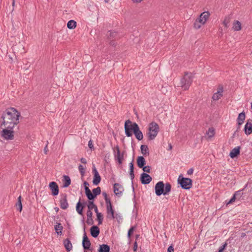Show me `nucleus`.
<instances>
[{
  "mask_svg": "<svg viewBox=\"0 0 252 252\" xmlns=\"http://www.w3.org/2000/svg\"><path fill=\"white\" fill-rule=\"evenodd\" d=\"M20 116V113L15 108H7L1 114V118L2 121L0 127L14 128L19 123Z\"/></svg>",
  "mask_w": 252,
  "mask_h": 252,
  "instance_id": "1",
  "label": "nucleus"
},
{
  "mask_svg": "<svg viewBox=\"0 0 252 252\" xmlns=\"http://www.w3.org/2000/svg\"><path fill=\"white\" fill-rule=\"evenodd\" d=\"M203 23H202V22L199 20V19H196L194 21L193 24V27L195 29H199L201 28V26L203 25Z\"/></svg>",
  "mask_w": 252,
  "mask_h": 252,
  "instance_id": "36",
  "label": "nucleus"
},
{
  "mask_svg": "<svg viewBox=\"0 0 252 252\" xmlns=\"http://www.w3.org/2000/svg\"><path fill=\"white\" fill-rule=\"evenodd\" d=\"M86 223L88 225H93L94 224V220L93 218H87Z\"/></svg>",
  "mask_w": 252,
  "mask_h": 252,
  "instance_id": "46",
  "label": "nucleus"
},
{
  "mask_svg": "<svg viewBox=\"0 0 252 252\" xmlns=\"http://www.w3.org/2000/svg\"><path fill=\"white\" fill-rule=\"evenodd\" d=\"M80 161L82 163H84V164H86L87 163V160L86 159V158H82L81 159H80Z\"/></svg>",
  "mask_w": 252,
  "mask_h": 252,
  "instance_id": "57",
  "label": "nucleus"
},
{
  "mask_svg": "<svg viewBox=\"0 0 252 252\" xmlns=\"http://www.w3.org/2000/svg\"><path fill=\"white\" fill-rule=\"evenodd\" d=\"M102 195L104 197V199L105 200L106 204H108L111 202L110 198L108 197V195L106 192H103Z\"/></svg>",
  "mask_w": 252,
  "mask_h": 252,
  "instance_id": "41",
  "label": "nucleus"
},
{
  "mask_svg": "<svg viewBox=\"0 0 252 252\" xmlns=\"http://www.w3.org/2000/svg\"><path fill=\"white\" fill-rule=\"evenodd\" d=\"M97 220H98V224L100 225L102 223L103 217L102 214L99 212H96Z\"/></svg>",
  "mask_w": 252,
  "mask_h": 252,
  "instance_id": "37",
  "label": "nucleus"
},
{
  "mask_svg": "<svg viewBox=\"0 0 252 252\" xmlns=\"http://www.w3.org/2000/svg\"><path fill=\"white\" fill-rule=\"evenodd\" d=\"M227 243L226 242H225L224 244H223L220 248H219V251L218 252H223V251L224 250V249L226 248V246H227Z\"/></svg>",
  "mask_w": 252,
  "mask_h": 252,
  "instance_id": "44",
  "label": "nucleus"
},
{
  "mask_svg": "<svg viewBox=\"0 0 252 252\" xmlns=\"http://www.w3.org/2000/svg\"><path fill=\"white\" fill-rule=\"evenodd\" d=\"M245 118V113L244 112L240 113L237 118V125L241 126L243 124Z\"/></svg>",
  "mask_w": 252,
  "mask_h": 252,
  "instance_id": "30",
  "label": "nucleus"
},
{
  "mask_svg": "<svg viewBox=\"0 0 252 252\" xmlns=\"http://www.w3.org/2000/svg\"><path fill=\"white\" fill-rule=\"evenodd\" d=\"M13 128L4 127L1 131V136L5 140H13L14 139Z\"/></svg>",
  "mask_w": 252,
  "mask_h": 252,
  "instance_id": "8",
  "label": "nucleus"
},
{
  "mask_svg": "<svg viewBox=\"0 0 252 252\" xmlns=\"http://www.w3.org/2000/svg\"><path fill=\"white\" fill-rule=\"evenodd\" d=\"M92 171L94 174L93 183L94 185H97L101 181V177L96 170L94 164L93 165Z\"/></svg>",
  "mask_w": 252,
  "mask_h": 252,
  "instance_id": "10",
  "label": "nucleus"
},
{
  "mask_svg": "<svg viewBox=\"0 0 252 252\" xmlns=\"http://www.w3.org/2000/svg\"><path fill=\"white\" fill-rule=\"evenodd\" d=\"M92 216H93V213H92V212L91 210L88 209L87 212V218H92Z\"/></svg>",
  "mask_w": 252,
  "mask_h": 252,
  "instance_id": "51",
  "label": "nucleus"
},
{
  "mask_svg": "<svg viewBox=\"0 0 252 252\" xmlns=\"http://www.w3.org/2000/svg\"><path fill=\"white\" fill-rule=\"evenodd\" d=\"M85 228L84 227V229ZM91 242L86 235V232L84 231V234L83 237L82 246L84 250H92L91 249Z\"/></svg>",
  "mask_w": 252,
  "mask_h": 252,
  "instance_id": "13",
  "label": "nucleus"
},
{
  "mask_svg": "<svg viewBox=\"0 0 252 252\" xmlns=\"http://www.w3.org/2000/svg\"><path fill=\"white\" fill-rule=\"evenodd\" d=\"M177 182L178 184L184 189H189L192 186V180L190 178L184 177L182 174L179 175Z\"/></svg>",
  "mask_w": 252,
  "mask_h": 252,
  "instance_id": "5",
  "label": "nucleus"
},
{
  "mask_svg": "<svg viewBox=\"0 0 252 252\" xmlns=\"http://www.w3.org/2000/svg\"><path fill=\"white\" fill-rule=\"evenodd\" d=\"M241 126L238 125L237 128L236 129V132H239L240 128Z\"/></svg>",
  "mask_w": 252,
  "mask_h": 252,
  "instance_id": "61",
  "label": "nucleus"
},
{
  "mask_svg": "<svg viewBox=\"0 0 252 252\" xmlns=\"http://www.w3.org/2000/svg\"><path fill=\"white\" fill-rule=\"evenodd\" d=\"M63 244L67 252H70L72 249V245L68 238H66L63 241Z\"/></svg>",
  "mask_w": 252,
  "mask_h": 252,
  "instance_id": "23",
  "label": "nucleus"
},
{
  "mask_svg": "<svg viewBox=\"0 0 252 252\" xmlns=\"http://www.w3.org/2000/svg\"><path fill=\"white\" fill-rule=\"evenodd\" d=\"M88 146L91 150L94 149V147L93 144V141L91 139L90 140V141L88 142Z\"/></svg>",
  "mask_w": 252,
  "mask_h": 252,
  "instance_id": "50",
  "label": "nucleus"
},
{
  "mask_svg": "<svg viewBox=\"0 0 252 252\" xmlns=\"http://www.w3.org/2000/svg\"><path fill=\"white\" fill-rule=\"evenodd\" d=\"M113 150L115 160L117 161L119 164H122L124 160L125 151L123 153H121L120 147L118 145H117L114 148H113Z\"/></svg>",
  "mask_w": 252,
  "mask_h": 252,
  "instance_id": "7",
  "label": "nucleus"
},
{
  "mask_svg": "<svg viewBox=\"0 0 252 252\" xmlns=\"http://www.w3.org/2000/svg\"><path fill=\"white\" fill-rule=\"evenodd\" d=\"M134 3L140 2L142 0H131Z\"/></svg>",
  "mask_w": 252,
  "mask_h": 252,
  "instance_id": "59",
  "label": "nucleus"
},
{
  "mask_svg": "<svg viewBox=\"0 0 252 252\" xmlns=\"http://www.w3.org/2000/svg\"><path fill=\"white\" fill-rule=\"evenodd\" d=\"M86 203L85 202H83V203H81L80 199L79 201L77 203L76 206V210L77 212V213L80 215H83V209L86 205Z\"/></svg>",
  "mask_w": 252,
  "mask_h": 252,
  "instance_id": "21",
  "label": "nucleus"
},
{
  "mask_svg": "<svg viewBox=\"0 0 252 252\" xmlns=\"http://www.w3.org/2000/svg\"><path fill=\"white\" fill-rule=\"evenodd\" d=\"M243 190V189L239 190L236 191L233 195H235V197H237V196H240V197H241V196L243 194V192H242Z\"/></svg>",
  "mask_w": 252,
  "mask_h": 252,
  "instance_id": "48",
  "label": "nucleus"
},
{
  "mask_svg": "<svg viewBox=\"0 0 252 252\" xmlns=\"http://www.w3.org/2000/svg\"><path fill=\"white\" fill-rule=\"evenodd\" d=\"M244 131L246 135H250L252 133V120L249 119L244 126Z\"/></svg>",
  "mask_w": 252,
  "mask_h": 252,
  "instance_id": "17",
  "label": "nucleus"
},
{
  "mask_svg": "<svg viewBox=\"0 0 252 252\" xmlns=\"http://www.w3.org/2000/svg\"><path fill=\"white\" fill-rule=\"evenodd\" d=\"M206 134L208 135L209 138L213 137L215 134L214 128L212 127L209 128L208 130L206 132Z\"/></svg>",
  "mask_w": 252,
  "mask_h": 252,
  "instance_id": "38",
  "label": "nucleus"
},
{
  "mask_svg": "<svg viewBox=\"0 0 252 252\" xmlns=\"http://www.w3.org/2000/svg\"><path fill=\"white\" fill-rule=\"evenodd\" d=\"M229 22H230L229 18L226 17L223 21V24L224 26L227 28L228 27V24L229 23Z\"/></svg>",
  "mask_w": 252,
  "mask_h": 252,
  "instance_id": "42",
  "label": "nucleus"
},
{
  "mask_svg": "<svg viewBox=\"0 0 252 252\" xmlns=\"http://www.w3.org/2000/svg\"><path fill=\"white\" fill-rule=\"evenodd\" d=\"M106 35L109 40H117L120 38L118 33L114 31H109Z\"/></svg>",
  "mask_w": 252,
  "mask_h": 252,
  "instance_id": "22",
  "label": "nucleus"
},
{
  "mask_svg": "<svg viewBox=\"0 0 252 252\" xmlns=\"http://www.w3.org/2000/svg\"><path fill=\"white\" fill-rule=\"evenodd\" d=\"M193 76L191 73L185 72L184 76L181 78L180 81L181 87L184 90H188L193 81Z\"/></svg>",
  "mask_w": 252,
  "mask_h": 252,
  "instance_id": "3",
  "label": "nucleus"
},
{
  "mask_svg": "<svg viewBox=\"0 0 252 252\" xmlns=\"http://www.w3.org/2000/svg\"><path fill=\"white\" fill-rule=\"evenodd\" d=\"M100 233L99 228L96 225H93L90 228V233L94 238L98 237Z\"/></svg>",
  "mask_w": 252,
  "mask_h": 252,
  "instance_id": "18",
  "label": "nucleus"
},
{
  "mask_svg": "<svg viewBox=\"0 0 252 252\" xmlns=\"http://www.w3.org/2000/svg\"><path fill=\"white\" fill-rule=\"evenodd\" d=\"M22 197L20 195L17 199V202L15 204V206L18 211L21 212L22 210V204L21 201Z\"/></svg>",
  "mask_w": 252,
  "mask_h": 252,
  "instance_id": "34",
  "label": "nucleus"
},
{
  "mask_svg": "<svg viewBox=\"0 0 252 252\" xmlns=\"http://www.w3.org/2000/svg\"><path fill=\"white\" fill-rule=\"evenodd\" d=\"M110 247L107 244L100 245L98 252H110Z\"/></svg>",
  "mask_w": 252,
  "mask_h": 252,
  "instance_id": "31",
  "label": "nucleus"
},
{
  "mask_svg": "<svg viewBox=\"0 0 252 252\" xmlns=\"http://www.w3.org/2000/svg\"><path fill=\"white\" fill-rule=\"evenodd\" d=\"M135 129V130L133 134H134L136 138L139 141L141 140L143 138V135L141 131L140 130L139 126H138V127H137Z\"/></svg>",
  "mask_w": 252,
  "mask_h": 252,
  "instance_id": "28",
  "label": "nucleus"
},
{
  "mask_svg": "<svg viewBox=\"0 0 252 252\" xmlns=\"http://www.w3.org/2000/svg\"><path fill=\"white\" fill-rule=\"evenodd\" d=\"M138 127V124L136 123H132L131 121L127 120L125 122L124 128L125 130V134L127 137H130L132 135V132L134 133V131Z\"/></svg>",
  "mask_w": 252,
  "mask_h": 252,
  "instance_id": "6",
  "label": "nucleus"
},
{
  "mask_svg": "<svg viewBox=\"0 0 252 252\" xmlns=\"http://www.w3.org/2000/svg\"><path fill=\"white\" fill-rule=\"evenodd\" d=\"M94 200H88V203L87 205L88 208L90 210H92L93 209L95 213L98 212L97 206L94 204Z\"/></svg>",
  "mask_w": 252,
  "mask_h": 252,
  "instance_id": "26",
  "label": "nucleus"
},
{
  "mask_svg": "<svg viewBox=\"0 0 252 252\" xmlns=\"http://www.w3.org/2000/svg\"><path fill=\"white\" fill-rule=\"evenodd\" d=\"M54 209L56 211V213H57L59 211V208L57 207H55Z\"/></svg>",
  "mask_w": 252,
  "mask_h": 252,
  "instance_id": "62",
  "label": "nucleus"
},
{
  "mask_svg": "<svg viewBox=\"0 0 252 252\" xmlns=\"http://www.w3.org/2000/svg\"><path fill=\"white\" fill-rule=\"evenodd\" d=\"M223 87L222 85H219L218 88L217 92L214 93L212 96V99L214 100H218L223 96Z\"/></svg>",
  "mask_w": 252,
  "mask_h": 252,
  "instance_id": "12",
  "label": "nucleus"
},
{
  "mask_svg": "<svg viewBox=\"0 0 252 252\" xmlns=\"http://www.w3.org/2000/svg\"><path fill=\"white\" fill-rule=\"evenodd\" d=\"M49 188L51 190L52 195L54 196L58 195L59 188L57 183L55 182H51L49 184Z\"/></svg>",
  "mask_w": 252,
  "mask_h": 252,
  "instance_id": "11",
  "label": "nucleus"
},
{
  "mask_svg": "<svg viewBox=\"0 0 252 252\" xmlns=\"http://www.w3.org/2000/svg\"><path fill=\"white\" fill-rule=\"evenodd\" d=\"M193 169L192 168H191L188 170L187 174L188 175H191L193 173Z\"/></svg>",
  "mask_w": 252,
  "mask_h": 252,
  "instance_id": "56",
  "label": "nucleus"
},
{
  "mask_svg": "<svg viewBox=\"0 0 252 252\" xmlns=\"http://www.w3.org/2000/svg\"><path fill=\"white\" fill-rule=\"evenodd\" d=\"M238 132H236V130L234 132L233 134V137H235L236 136V135H238Z\"/></svg>",
  "mask_w": 252,
  "mask_h": 252,
  "instance_id": "60",
  "label": "nucleus"
},
{
  "mask_svg": "<svg viewBox=\"0 0 252 252\" xmlns=\"http://www.w3.org/2000/svg\"><path fill=\"white\" fill-rule=\"evenodd\" d=\"M44 153H45V154H47V152L48 151V148H47V145H46V146L44 147Z\"/></svg>",
  "mask_w": 252,
  "mask_h": 252,
  "instance_id": "58",
  "label": "nucleus"
},
{
  "mask_svg": "<svg viewBox=\"0 0 252 252\" xmlns=\"http://www.w3.org/2000/svg\"><path fill=\"white\" fill-rule=\"evenodd\" d=\"M57 224L55 225L54 228L58 235H62L63 234L62 231L63 229V226L62 224L60 222H57Z\"/></svg>",
  "mask_w": 252,
  "mask_h": 252,
  "instance_id": "29",
  "label": "nucleus"
},
{
  "mask_svg": "<svg viewBox=\"0 0 252 252\" xmlns=\"http://www.w3.org/2000/svg\"><path fill=\"white\" fill-rule=\"evenodd\" d=\"M169 148L170 150L172 149V145L171 144H169Z\"/></svg>",
  "mask_w": 252,
  "mask_h": 252,
  "instance_id": "64",
  "label": "nucleus"
},
{
  "mask_svg": "<svg viewBox=\"0 0 252 252\" xmlns=\"http://www.w3.org/2000/svg\"><path fill=\"white\" fill-rule=\"evenodd\" d=\"M83 184L84 186L85 192L86 195L88 193V191H89L90 190L88 187L89 184L87 181H85Z\"/></svg>",
  "mask_w": 252,
  "mask_h": 252,
  "instance_id": "43",
  "label": "nucleus"
},
{
  "mask_svg": "<svg viewBox=\"0 0 252 252\" xmlns=\"http://www.w3.org/2000/svg\"><path fill=\"white\" fill-rule=\"evenodd\" d=\"M63 178V188L68 187L71 184V179L70 177L67 175H64Z\"/></svg>",
  "mask_w": 252,
  "mask_h": 252,
  "instance_id": "24",
  "label": "nucleus"
},
{
  "mask_svg": "<svg viewBox=\"0 0 252 252\" xmlns=\"http://www.w3.org/2000/svg\"><path fill=\"white\" fill-rule=\"evenodd\" d=\"M12 6L14 7L15 5V0H12Z\"/></svg>",
  "mask_w": 252,
  "mask_h": 252,
  "instance_id": "63",
  "label": "nucleus"
},
{
  "mask_svg": "<svg viewBox=\"0 0 252 252\" xmlns=\"http://www.w3.org/2000/svg\"><path fill=\"white\" fill-rule=\"evenodd\" d=\"M167 252H174V248L172 245L168 248Z\"/></svg>",
  "mask_w": 252,
  "mask_h": 252,
  "instance_id": "53",
  "label": "nucleus"
},
{
  "mask_svg": "<svg viewBox=\"0 0 252 252\" xmlns=\"http://www.w3.org/2000/svg\"><path fill=\"white\" fill-rule=\"evenodd\" d=\"M137 243L136 241H135V242L134 243V244H133V251L134 252H135L137 249Z\"/></svg>",
  "mask_w": 252,
  "mask_h": 252,
  "instance_id": "55",
  "label": "nucleus"
},
{
  "mask_svg": "<svg viewBox=\"0 0 252 252\" xmlns=\"http://www.w3.org/2000/svg\"><path fill=\"white\" fill-rule=\"evenodd\" d=\"M106 209H107V217L109 219H114L115 218L114 217V210L113 209V206L112 205L111 202L106 204Z\"/></svg>",
  "mask_w": 252,
  "mask_h": 252,
  "instance_id": "16",
  "label": "nucleus"
},
{
  "mask_svg": "<svg viewBox=\"0 0 252 252\" xmlns=\"http://www.w3.org/2000/svg\"><path fill=\"white\" fill-rule=\"evenodd\" d=\"M140 181L142 184L147 185L149 184L152 180V177L146 173H142L140 175Z\"/></svg>",
  "mask_w": 252,
  "mask_h": 252,
  "instance_id": "15",
  "label": "nucleus"
},
{
  "mask_svg": "<svg viewBox=\"0 0 252 252\" xmlns=\"http://www.w3.org/2000/svg\"><path fill=\"white\" fill-rule=\"evenodd\" d=\"M137 164L139 168H141L146 164V160L143 156H139L137 158Z\"/></svg>",
  "mask_w": 252,
  "mask_h": 252,
  "instance_id": "27",
  "label": "nucleus"
},
{
  "mask_svg": "<svg viewBox=\"0 0 252 252\" xmlns=\"http://www.w3.org/2000/svg\"><path fill=\"white\" fill-rule=\"evenodd\" d=\"M78 169L80 171V174H81L82 177H83L84 176L85 173V169L84 167L82 165L80 164L78 166Z\"/></svg>",
  "mask_w": 252,
  "mask_h": 252,
  "instance_id": "39",
  "label": "nucleus"
},
{
  "mask_svg": "<svg viewBox=\"0 0 252 252\" xmlns=\"http://www.w3.org/2000/svg\"><path fill=\"white\" fill-rule=\"evenodd\" d=\"M76 27V22L73 20H69L67 23V27L69 29H74Z\"/></svg>",
  "mask_w": 252,
  "mask_h": 252,
  "instance_id": "35",
  "label": "nucleus"
},
{
  "mask_svg": "<svg viewBox=\"0 0 252 252\" xmlns=\"http://www.w3.org/2000/svg\"><path fill=\"white\" fill-rule=\"evenodd\" d=\"M136 226H131L129 229L128 230V232H127V237L128 238H130L131 235L133 234V231L134 230Z\"/></svg>",
  "mask_w": 252,
  "mask_h": 252,
  "instance_id": "40",
  "label": "nucleus"
},
{
  "mask_svg": "<svg viewBox=\"0 0 252 252\" xmlns=\"http://www.w3.org/2000/svg\"><path fill=\"white\" fill-rule=\"evenodd\" d=\"M237 199V197H235V195H233L232 198L230 199V200L226 203L227 205L230 204L234 202L235 200Z\"/></svg>",
  "mask_w": 252,
  "mask_h": 252,
  "instance_id": "47",
  "label": "nucleus"
},
{
  "mask_svg": "<svg viewBox=\"0 0 252 252\" xmlns=\"http://www.w3.org/2000/svg\"><path fill=\"white\" fill-rule=\"evenodd\" d=\"M109 44L113 47H115L117 45V43L115 42L116 40H109Z\"/></svg>",
  "mask_w": 252,
  "mask_h": 252,
  "instance_id": "52",
  "label": "nucleus"
},
{
  "mask_svg": "<svg viewBox=\"0 0 252 252\" xmlns=\"http://www.w3.org/2000/svg\"><path fill=\"white\" fill-rule=\"evenodd\" d=\"M61 198L60 200V207L63 210H65L68 207L67 200V194L66 193H62L61 194Z\"/></svg>",
  "mask_w": 252,
  "mask_h": 252,
  "instance_id": "14",
  "label": "nucleus"
},
{
  "mask_svg": "<svg viewBox=\"0 0 252 252\" xmlns=\"http://www.w3.org/2000/svg\"><path fill=\"white\" fill-rule=\"evenodd\" d=\"M129 170H134V165L133 163V161H131L129 164Z\"/></svg>",
  "mask_w": 252,
  "mask_h": 252,
  "instance_id": "54",
  "label": "nucleus"
},
{
  "mask_svg": "<svg viewBox=\"0 0 252 252\" xmlns=\"http://www.w3.org/2000/svg\"><path fill=\"white\" fill-rule=\"evenodd\" d=\"M101 193V189L99 187L92 190V192L91 190L88 191L87 194L86 195L88 200H94L97 195H98Z\"/></svg>",
  "mask_w": 252,
  "mask_h": 252,
  "instance_id": "9",
  "label": "nucleus"
},
{
  "mask_svg": "<svg viewBox=\"0 0 252 252\" xmlns=\"http://www.w3.org/2000/svg\"><path fill=\"white\" fill-rule=\"evenodd\" d=\"M114 192L116 195L121 194L124 191V189L121 185L115 183L114 185Z\"/></svg>",
  "mask_w": 252,
  "mask_h": 252,
  "instance_id": "20",
  "label": "nucleus"
},
{
  "mask_svg": "<svg viewBox=\"0 0 252 252\" xmlns=\"http://www.w3.org/2000/svg\"><path fill=\"white\" fill-rule=\"evenodd\" d=\"M129 175L132 181V183L133 184V180L134 178V170H129Z\"/></svg>",
  "mask_w": 252,
  "mask_h": 252,
  "instance_id": "49",
  "label": "nucleus"
},
{
  "mask_svg": "<svg viewBox=\"0 0 252 252\" xmlns=\"http://www.w3.org/2000/svg\"><path fill=\"white\" fill-rule=\"evenodd\" d=\"M143 170L147 173H150L151 172V167L150 166H144L142 167Z\"/></svg>",
  "mask_w": 252,
  "mask_h": 252,
  "instance_id": "45",
  "label": "nucleus"
},
{
  "mask_svg": "<svg viewBox=\"0 0 252 252\" xmlns=\"http://www.w3.org/2000/svg\"><path fill=\"white\" fill-rule=\"evenodd\" d=\"M233 29L235 31H239L241 30V23L239 21H235L233 24Z\"/></svg>",
  "mask_w": 252,
  "mask_h": 252,
  "instance_id": "32",
  "label": "nucleus"
},
{
  "mask_svg": "<svg viewBox=\"0 0 252 252\" xmlns=\"http://www.w3.org/2000/svg\"><path fill=\"white\" fill-rule=\"evenodd\" d=\"M159 130V126L155 122H152L149 125L148 132L147 133L148 140H154L157 136Z\"/></svg>",
  "mask_w": 252,
  "mask_h": 252,
  "instance_id": "4",
  "label": "nucleus"
},
{
  "mask_svg": "<svg viewBox=\"0 0 252 252\" xmlns=\"http://www.w3.org/2000/svg\"><path fill=\"white\" fill-rule=\"evenodd\" d=\"M209 16V12L208 11H205L200 15L199 17L198 18V19L202 22V23L204 24Z\"/></svg>",
  "mask_w": 252,
  "mask_h": 252,
  "instance_id": "25",
  "label": "nucleus"
},
{
  "mask_svg": "<svg viewBox=\"0 0 252 252\" xmlns=\"http://www.w3.org/2000/svg\"><path fill=\"white\" fill-rule=\"evenodd\" d=\"M240 149L241 147L239 146L232 149L229 153L231 158H234L238 157L240 154Z\"/></svg>",
  "mask_w": 252,
  "mask_h": 252,
  "instance_id": "19",
  "label": "nucleus"
},
{
  "mask_svg": "<svg viewBox=\"0 0 252 252\" xmlns=\"http://www.w3.org/2000/svg\"><path fill=\"white\" fill-rule=\"evenodd\" d=\"M141 153L144 156H148L149 155V148L147 145H141L140 146Z\"/></svg>",
  "mask_w": 252,
  "mask_h": 252,
  "instance_id": "33",
  "label": "nucleus"
},
{
  "mask_svg": "<svg viewBox=\"0 0 252 252\" xmlns=\"http://www.w3.org/2000/svg\"><path fill=\"white\" fill-rule=\"evenodd\" d=\"M171 190V185L168 182L164 184L163 181H159L155 186V193L158 196L162 194L163 195H168Z\"/></svg>",
  "mask_w": 252,
  "mask_h": 252,
  "instance_id": "2",
  "label": "nucleus"
}]
</instances>
